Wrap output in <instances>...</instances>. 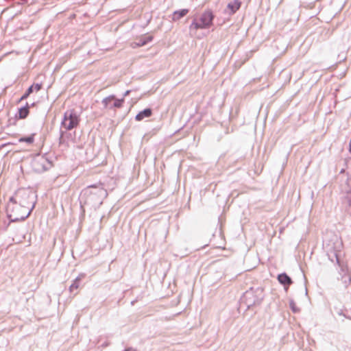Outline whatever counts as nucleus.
<instances>
[{
    "mask_svg": "<svg viewBox=\"0 0 351 351\" xmlns=\"http://www.w3.org/2000/svg\"><path fill=\"white\" fill-rule=\"evenodd\" d=\"M215 15L210 9L205 10L200 16L199 21L195 18L189 25V30L206 29L213 25Z\"/></svg>",
    "mask_w": 351,
    "mask_h": 351,
    "instance_id": "obj_4",
    "label": "nucleus"
},
{
    "mask_svg": "<svg viewBox=\"0 0 351 351\" xmlns=\"http://www.w3.org/2000/svg\"><path fill=\"white\" fill-rule=\"evenodd\" d=\"M114 99H115L114 95H110L104 98L101 101V104H103L104 108H109V106L111 105V104H110V101Z\"/></svg>",
    "mask_w": 351,
    "mask_h": 351,
    "instance_id": "obj_17",
    "label": "nucleus"
},
{
    "mask_svg": "<svg viewBox=\"0 0 351 351\" xmlns=\"http://www.w3.org/2000/svg\"><path fill=\"white\" fill-rule=\"evenodd\" d=\"M33 93V86H29L22 95V99H26Z\"/></svg>",
    "mask_w": 351,
    "mask_h": 351,
    "instance_id": "obj_19",
    "label": "nucleus"
},
{
    "mask_svg": "<svg viewBox=\"0 0 351 351\" xmlns=\"http://www.w3.org/2000/svg\"><path fill=\"white\" fill-rule=\"evenodd\" d=\"M347 202L349 208L351 210V193L347 195Z\"/></svg>",
    "mask_w": 351,
    "mask_h": 351,
    "instance_id": "obj_25",
    "label": "nucleus"
},
{
    "mask_svg": "<svg viewBox=\"0 0 351 351\" xmlns=\"http://www.w3.org/2000/svg\"><path fill=\"white\" fill-rule=\"evenodd\" d=\"M36 105V103L35 102H33L32 104H30V107L32 106H34Z\"/></svg>",
    "mask_w": 351,
    "mask_h": 351,
    "instance_id": "obj_31",
    "label": "nucleus"
},
{
    "mask_svg": "<svg viewBox=\"0 0 351 351\" xmlns=\"http://www.w3.org/2000/svg\"><path fill=\"white\" fill-rule=\"evenodd\" d=\"M189 12V9L183 8L175 10L171 14V19L173 21H177L185 16Z\"/></svg>",
    "mask_w": 351,
    "mask_h": 351,
    "instance_id": "obj_13",
    "label": "nucleus"
},
{
    "mask_svg": "<svg viewBox=\"0 0 351 351\" xmlns=\"http://www.w3.org/2000/svg\"><path fill=\"white\" fill-rule=\"evenodd\" d=\"M28 204L23 202L21 204H8L6 215L9 219L8 226L12 222L25 221L31 214V210H27Z\"/></svg>",
    "mask_w": 351,
    "mask_h": 351,
    "instance_id": "obj_3",
    "label": "nucleus"
},
{
    "mask_svg": "<svg viewBox=\"0 0 351 351\" xmlns=\"http://www.w3.org/2000/svg\"><path fill=\"white\" fill-rule=\"evenodd\" d=\"M22 107H26V109H28L29 110L30 105L27 102H26L25 104Z\"/></svg>",
    "mask_w": 351,
    "mask_h": 351,
    "instance_id": "obj_28",
    "label": "nucleus"
},
{
    "mask_svg": "<svg viewBox=\"0 0 351 351\" xmlns=\"http://www.w3.org/2000/svg\"><path fill=\"white\" fill-rule=\"evenodd\" d=\"M66 131H65L63 129L60 130V137H59V143L62 144L64 141V135L66 133Z\"/></svg>",
    "mask_w": 351,
    "mask_h": 351,
    "instance_id": "obj_22",
    "label": "nucleus"
},
{
    "mask_svg": "<svg viewBox=\"0 0 351 351\" xmlns=\"http://www.w3.org/2000/svg\"><path fill=\"white\" fill-rule=\"evenodd\" d=\"M263 291L264 289L261 287H251L241 297L239 308L243 307L245 311H247L252 306H259L265 298Z\"/></svg>",
    "mask_w": 351,
    "mask_h": 351,
    "instance_id": "obj_1",
    "label": "nucleus"
},
{
    "mask_svg": "<svg viewBox=\"0 0 351 351\" xmlns=\"http://www.w3.org/2000/svg\"><path fill=\"white\" fill-rule=\"evenodd\" d=\"M154 36L152 35L146 34L136 38V41L132 43L131 46L132 48L141 47L147 45L152 42Z\"/></svg>",
    "mask_w": 351,
    "mask_h": 351,
    "instance_id": "obj_9",
    "label": "nucleus"
},
{
    "mask_svg": "<svg viewBox=\"0 0 351 351\" xmlns=\"http://www.w3.org/2000/svg\"><path fill=\"white\" fill-rule=\"evenodd\" d=\"M23 99H22V96L19 99V100L17 101V103H20L23 101Z\"/></svg>",
    "mask_w": 351,
    "mask_h": 351,
    "instance_id": "obj_30",
    "label": "nucleus"
},
{
    "mask_svg": "<svg viewBox=\"0 0 351 351\" xmlns=\"http://www.w3.org/2000/svg\"><path fill=\"white\" fill-rule=\"evenodd\" d=\"M338 251L335 243L328 244L326 247V252L328 259L332 263L335 261L336 264L341 267V269L343 271V265L339 258Z\"/></svg>",
    "mask_w": 351,
    "mask_h": 351,
    "instance_id": "obj_8",
    "label": "nucleus"
},
{
    "mask_svg": "<svg viewBox=\"0 0 351 351\" xmlns=\"http://www.w3.org/2000/svg\"><path fill=\"white\" fill-rule=\"evenodd\" d=\"M153 114V110L151 108H146L143 110L139 111L135 116V120L136 121H143L145 118H149Z\"/></svg>",
    "mask_w": 351,
    "mask_h": 351,
    "instance_id": "obj_12",
    "label": "nucleus"
},
{
    "mask_svg": "<svg viewBox=\"0 0 351 351\" xmlns=\"http://www.w3.org/2000/svg\"><path fill=\"white\" fill-rule=\"evenodd\" d=\"M306 294H307V289H305Z\"/></svg>",
    "mask_w": 351,
    "mask_h": 351,
    "instance_id": "obj_32",
    "label": "nucleus"
},
{
    "mask_svg": "<svg viewBox=\"0 0 351 351\" xmlns=\"http://www.w3.org/2000/svg\"><path fill=\"white\" fill-rule=\"evenodd\" d=\"M132 92L131 90H127L123 95V97L125 99V97L130 95V93Z\"/></svg>",
    "mask_w": 351,
    "mask_h": 351,
    "instance_id": "obj_26",
    "label": "nucleus"
},
{
    "mask_svg": "<svg viewBox=\"0 0 351 351\" xmlns=\"http://www.w3.org/2000/svg\"><path fill=\"white\" fill-rule=\"evenodd\" d=\"M19 118H16V115L14 114V116L13 117H10L8 120V125L10 126V125H15L16 124V121L19 120Z\"/></svg>",
    "mask_w": 351,
    "mask_h": 351,
    "instance_id": "obj_21",
    "label": "nucleus"
},
{
    "mask_svg": "<svg viewBox=\"0 0 351 351\" xmlns=\"http://www.w3.org/2000/svg\"><path fill=\"white\" fill-rule=\"evenodd\" d=\"M8 204H19V202H17L16 199L13 196H12L10 197Z\"/></svg>",
    "mask_w": 351,
    "mask_h": 351,
    "instance_id": "obj_24",
    "label": "nucleus"
},
{
    "mask_svg": "<svg viewBox=\"0 0 351 351\" xmlns=\"http://www.w3.org/2000/svg\"><path fill=\"white\" fill-rule=\"evenodd\" d=\"M114 99V101L112 104H111L110 106H109V109H112V108H120L123 106L124 102H125V99L123 97L121 98V99Z\"/></svg>",
    "mask_w": 351,
    "mask_h": 351,
    "instance_id": "obj_16",
    "label": "nucleus"
},
{
    "mask_svg": "<svg viewBox=\"0 0 351 351\" xmlns=\"http://www.w3.org/2000/svg\"><path fill=\"white\" fill-rule=\"evenodd\" d=\"M52 167V161L47 156V154L36 155L32 161L34 171L37 173L47 171Z\"/></svg>",
    "mask_w": 351,
    "mask_h": 351,
    "instance_id": "obj_6",
    "label": "nucleus"
},
{
    "mask_svg": "<svg viewBox=\"0 0 351 351\" xmlns=\"http://www.w3.org/2000/svg\"><path fill=\"white\" fill-rule=\"evenodd\" d=\"M31 86H33V91L35 90L36 92H38L42 88L41 83L33 84Z\"/></svg>",
    "mask_w": 351,
    "mask_h": 351,
    "instance_id": "obj_23",
    "label": "nucleus"
},
{
    "mask_svg": "<svg viewBox=\"0 0 351 351\" xmlns=\"http://www.w3.org/2000/svg\"><path fill=\"white\" fill-rule=\"evenodd\" d=\"M80 122V117L77 111L75 109H69L64 113L60 128L65 131H69L77 128Z\"/></svg>",
    "mask_w": 351,
    "mask_h": 351,
    "instance_id": "obj_5",
    "label": "nucleus"
},
{
    "mask_svg": "<svg viewBox=\"0 0 351 351\" xmlns=\"http://www.w3.org/2000/svg\"><path fill=\"white\" fill-rule=\"evenodd\" d=\"M95 196H98L101 199H104L108 196V192L104 188V184L101 182L90 184L82 191L79 200L80 208L83 213L85 212L84 206L89 204L90 201L92 200Z\"/></svg>",
    "mask_w": 351,
    "mask_h": 351,
    "instance_id": "obj_2",
    "label": "nucleus"
},
{
    "mask_svg": "<svg viewBox=\"0 0 351 351\" xmlns=\"http://www.w3.org/2000/svg\"><path fill=\"white\" fill-rule=\"evenodd\" d=\"M69 291L71 292L73 291V289H76V288L73 287L72 285H70L69 288Z\"/></svg>",
    "mask_w": 351,
    "mask_h": 351,
    "instance_id": "obj_29",
    "label": "nucleus"
},
{
    "mask_svg": "<svg viewBox=\"0 0 351 351\" xmlns=\"http://www.w3.org/2000/svg\"><path fill=\"white\" fill-rule=\"evenodd\" d=\"M241 4L240 0L231 1L228 3L224 12L228 15H233L240 9Z\"/></svg>",
    "mask_w": 351,
    "mask_h": 351,
    "instance_id": "obj_11",
    "label": "nucleus"
},
{
    "mask_svg": "<svg viewBox=\"0 0 351 351\" xmlns=\"http://www.w3.org/2000/svg\"><path fill=\"white\" fill-rule=\"evenodd\" d=\"M18 195H19L21 198L19 202V204H21L23 202H25L28 204L27 210H31L32 212L34 208L36 202V195L34 193L29 190L22 189L18 192Z\"/></svg>",
    "mask_w": 351,
    "mask_h": 351,
    "instance_id": "obj_7",
    "label": "nucleus"
},
{
    "mask_svg": "<svg viewBox=\"0 0 351 351\" xmlns=\"http://www.w3.org/2000/svg\"><path fill=\"white\" fill-rule=\"evenodd\" d=\"M84 277V274H80L78 276H77L72 282L71 285L73 287L77 289L80 286V282L82 280V278Z\"/></svg>",
    "mask_w": 351,
    "mask_h": 351,
    "instance_id": "obj_18",
    "label": "nucleus"
},
{
    "mask_svg": "<svg viewBox=\"0 0 351 351\" xmlns=\"http://www.w3.org/2000/svg\"><path fill=\"white\" fill-rule=\"evenodd\" d=\"M123 351H136V350L130 347V348H125Z\"/></svg>",
    "mask_w": 351,
    "mask_h": 351,
    "instance_id": "obj_27",
    "label": "nucleus"
},
{
    "mask_svg": "<svg viewBox=\"0 0 351 351\" xmlns=\"http://www.w3.org/2000/svg\"><path fill=\"white\" fill-rule=\"evenodd\" d=\"M289 307L292 312L294 313H298L300 311V308L297 307L295 302L292 299L289 300Z\"/></svg>",
    "mask_w": 351,
    "mask_h": 351,
    "instance_id": "obj_20",
    "label": "nucleus"
},
{
    "mask_svg": "<svg viewBox=\"0 0 351 351\" xmlns=\"http://www.w3.org/2000/svg\"><path fill=\"white\" fill-rule=\"evenodd\" d=\"M29 114V110L28 109H26V107H21L19 108L16 113L14 114L16 115V118H19V119H24L27 117V116Z\"/></svg>",
    "mask_w": 351,
    "mask_h": 351,
    "instance_id": "obj_14",
    "label": "nucleus"
},
{
    "mask_svg": "<svg viewBox=\"0 0 351 351\" xmlns=\"http://www.w3.org/2000/svg\"><path fill=\"white\" fill-rule=\"evenodd\" d=\"M277 279L280 285L284 287L285 291H287L289 286L293 283L291 278L285 272L279 274Z\"/></svg>",
    "mask_w": 351,
    "mask_h": 351,
    "instance_id": "obj_10",
    "label": "nucleus"
},
{
    "mask_svg": "<svg viewBox=\"0 0 351 351\" xmlns=\"http://www.w3.org/2000/svg\"><path fill=\"white\" fill-rule=\"evenodd\" d=\"M36 134L33 133L29 136H24L19 139V143H26L29 145L32 144L34 142V136Z\"/></svg>",
    "mask_w": 351,
    "mask_h": 351,
    "instance_id": "obj_15",
    "label": "nucleus"
}]
</instances>
